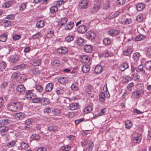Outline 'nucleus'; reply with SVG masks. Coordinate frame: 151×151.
I'll use <instances>...</instances> for the list:
<instances>
[{"label": "nucleus", "instance_id": "obj_57", "mask_svg": "<svg viewBox=\"0 0 151 151\" xmlns=\"http://www.w3.org/2000/svg\"><path fill=\"white\" fill-rule=\"evenodd\" d=\"M21 147L23 149H27L29 147V145L28 143L22 142L20 145Z\"/></svg>", "mask_w": 151, "mask_h": 151}, {"label": "nucleus", "instance_id": "obj_16", "mask_svg": "<svg viewBox=\"0 0 151 151\" xmlns=\"http://www.w3.org/2000/svg\"><path fill=\"white\" fill-rule=\"evenodd\" d=\"M14 116L16 119L17 120L22 119L24 118V114L23 113L19 112L16 114H15Z\"/></svg>", "mask_w": 151, "mask_h": 151}, {"label": "nucleus", "instance_id": "obj_41", "mask_svg": "<svg viewBox=\"0 0 151 151\" xmlns=\"http://www.w3.org/2000/svg\"><path fill=\"white\" fill-rule=\"evenodd\" d=\"M68 19L66 17H63L60 19V24L61 26H63V25L65 24L67 21Z\"/></svg>", "mask_w": 151, "mask_h": 151}, {"label": "nucleus", "instance_id": "obj_58", "mask_svg": "<svg viewBox=\"0 0 151 151\" xmlns=\"http://www.w3.org/2000/svg\"><path fill=\"white\" fill-rule=\"evenodd\" d=\"M32 73L35 75H37L40 74L38 68H35L32 69Z\"/></svg>", "mask_w": 151, "mask_h": 151}, {"label": "nucleus", "instance_id": "obj_64", "mask_svg": "<svg viewBox=\"0 0 151 151\" xmlns=\"http://www.w3.org/2000/svg\"><path fill=\"white\" fill-rule=\"evenodd\" d=\"M32 139L35 140H38L40 139V136L38 134H34L32 137Z\"/></svg>", "mask_w": 151, "mask_h": 151}, {"label": "nucleus", "instance_id": "obj_40", "mask_svg": "<svg viewBox=\"0 0 151 151\" xmlns=\"http://www.w3.org/2000/svg\"><path fill=\"white\" fill-rule=\"evenodd\" d=\"M51 64L55 66H58L60 64V62L58 59H54L51 61Z\"/></svg>", "mask_w": 151, "mask_h": 151}, {"label": "nucleus", "instance_id": "obj_52", "mask_svg": "<svg viewBox=\"0 0 151 151\" xmlns=\"http://www.w3.org/2000/svg\"><path fill=\"white\" fill-rule=\"evenodd\" d=\"M50 12L52 14L55 13L58 10V8L55 6H52L50 8Z\"/></svg>", "mask_w": 151, "mask_h": 151}, {"label": "nucleus", "instance_id": "obj_47", "mask_svg": "<svg viewBox=\"0 0 151 151\" xmlns=\"http://www.w3.org/2000/svg\"><path fill=\"white\" fill-rule=\"evenodd\" d=\"M25 65L24 64H22L20 65H19L17 66H16L14 68V70H21L24 68V67Z\"/></svg>", "mask_w": 151, "mask_h": 151}, {"label": "nucleus", "instance_id": "obj_24", "mask_svg": "<svg viewBox=\"0 0 151 151\" xmlns=\"http://www.w3.org/2000/svg\"><path fill=\"white\" fill-rule=\"evenodd\" d=\"M13 2L12 1H9L3 4V7L4 8H8L12 5Z\"/></svg>", "mask_w": 151, "mask_h": 151}, {"label": "nucleus", "instance_id": "obj_34", "mask_svg": "<svg viewBox=\"0 0 151 151\" xmlns=\"http://www.w3.org/2000/svg\"><path fill=\"white\" fill-rule=\"evenodd\" d=\"M123 53L125 56H129L132 53V49L129 48H128L126 50L123 51Z\"/></svg>", "mask_w": 151, "mask_h": 151}, {"label": "nucleus", "instance_id": "obj_33", "mask_svg": "<svg viewBox=\"0 0 151 151\" xmlns=\"http://www.w3.org/2000/svg\"><path fill=\"white\" fill-rule=\"evenodd\" d=\"M145 7V4L142 3L138 4L136 6L137 10L139 11H142Z\"/></svg>", "mask_w": 151, "mask_h": 151}, {"label": "nucleus", "instance_id": "obj_46", "mask_svg": "<svg viewBox=\"0 0 151 151\" xmlns=\"http://www.w3.org/2000/svg\"><path fill=\"white\" fill-rule=\"evenodd\" d=\"M105 99V96L104 92H101L100 93L99 99L101 101H103Z\"/></svg>", "mask_w": 151, "mask_h": 151}, {"label": "nucleus", "instance_id": "obj_27", "mask_svg": "<svg viewBox=\"0 0 151 151\" xmlns=\"http://www.w3.org/2000/svg\"><path fill=\"white\" fill-rule=\"evenodd\" d=\"M74 24L73 22H71L68 23L65 27V28L66 29L70 30L74 27Z\"/></svg>", "mask_w": 151, "mask_h": 151}, {"label": "nucleus", "instance_id": "obj_4", "mask_svg": "<svg viewBox=\"0 0 151 151\" xmlns=\"http://www.w3.org/2000/svg\"><path fill=\"white\" fill-rule=\"evenodd\" d=\"M8 109L12 111H17L20 109V107L17 106V104H9Z\"/></svg>", "mask_w": 151, "mask_h": 151}, {"label": "nucleus", "instance_id": "obj_14", "mask_svg": "<svg viewBox=\"0 0 151 151\" xmlns=\"http://www.w3.org/2000/svg\"><path fill=\"white\" fill-rule=\"evenodd\" d=\"M54 32L52 29L51 28H49L47 30L46 35L47 37L50 38L54 35Z\"/></svg>", "mask_w": 151, "mask_h": 151}, {"label": "nucleus", "instance_id": "obj_12", "mask_svg": "<svg viewBox=\"0 0 151 151\" xmlns=\"http://www.w3.org/2000/svg\"><path fill=\"white\" fill-rule=\"evenodd\" d=\"M80 60L83 63H88L90 59L88 56L87 55H83L80 58Z\"/></svg>", "mask_w": 151, "mask_h": 151}, {"label": "nucleus", "instance_id": "obj_48", "mask_svg": "<svg viewBox=\"0 0 151 151\" xmlns=\"http://www.w3.org/2000/svg\"><path fill=\"white\" fill-rule=\"evenodd\" d=\"M136 71L138 72L140 71L142 72L143 73H145V71L143 69V66L142 65H140L138 66V68L137 69Z\"/></svg>", "mask_w": 151, "mask_h": 151}, {"label": "nucleus", "instance_id": "obj_19", "mask_svg": "<svg viewBox=\"0 0 151 151\" xmlns=\"http://www.w3.org/2000/svg\"><path fill=\"white\" fill-rule=\"evenodd\" d=\"M102 69V67L101 65H97L95 67V72L97 74H100L102 72L103 70Z\"/></svg>", "mask_w": 151, "mask_h": 151}, {"label": "nucleus", "instance_id": "obj_42", "mask_svg": "<svg viewBox=\"0 0 151 151\" xmlns=\"http://www.w3.org/2000/svg\"><path fill=\"white\" fill-rule=\"evenodd\" d=\"M130 77L129 76H126L123 81V83L124 84H127L129 81H131Z\"/></svg>", "mask_w": 151, "mask_h": 151}, {"label": "nucleus", "instance_id": "obj_7", "mask_svg": "<svg viewBox=\"0 0 151 151\" xmlns=\"http://www.w3.org/2000/svg\"><path fill=\"white\" fill-rule=\"evenodd\" d=\"M86 36L87 38L90 40H92L94 39L96 35L94 32L92 31H89L86 33Z\"/></svg>", "mask_w": 151, "mask_h": 151}, {"label": "nucleus", "instance_id": "obj_8", "mask_svg": "<svg viewBox=\"0 0 151 151\" xmlns=\"http://www.w3.org/2000/svg\"><path fill=\"white\" fill-rule=\"evenodd\" d=\"M142 138L141 134L139 133H137L136 134L135 137L132 138V140L134 143H138L141 141Z\"/></svg>", "mask_w": 151, "mask_h": 151}, {"label": "nucleus", "instance_id": "obj_18", "mask_svg": "<svg viewBox=\"0 0 151 151\" xmlns=\"http://www.w3.org/2000/svg\"><path fill=\"white\" fill-rule=\"evenodd\" d=\"M41 99L39 97L37 96H34L31 100L33 103H41Z\"/></svg>", "mask_w": 151, "mask_h": 151}, {"label": "nucleus", "instance_id": "obj_20", "mask_svg": "<svg viewBox=\"0 0 151 151\" xmlns=\"http://www.w3.org/2000/svg\"><path fill=\"white\" fill-rule=\"evenodd\" d=\"M145 68L147 70L151 71V61H148L145 63Z\"/></svg>", "mask_w": 151, "mask_h": 151}, {"label": "nucleus", "instance_id": "obj_1", "mask_svg": "<svg viewBox=\"0 0 151 151\" xmlns=\"http://www.w3.org/2000/svg\"><path fill=\"white\" fill-rule=\"evenodd\" d=\"M137 87L140 86L141 88L139 90L135 91L132 93V97L135 99L139 98L142 95H143L144 94V91L143 90L144 88L143 84L142 83L139 84H137Z\"/></svg>", "mask_w": 151, "mask_h": 151}, {"label": "nucleus", "instance_id": "obj_6", "mask_svg": "<svg viewBox=\"0 0 151 151\" xmlns=\"http://www.w3.org/2000/svg\"><path fill=\"white\" fill-rule=\"evenodd\" d=\"M26 79V76L23 74L18 73L17 80L20 83H23Z\"/></svg>", "mask_w": 151, "mask_h": 151}, {"label": "nucleus", "instance_id": "obj_25", "mask_svg": "<svg viewBox=\"0 0 151 151\" xmlns=\"http://www.w3.org/2000/svg\"><path fill=\"white\" fill-rule=\"evenodd\" d=\"M6 63L4 61L0 62V71H4L6 68Z\"/></svg>", "mask_w": 151, "mask_h": 151}, {"label": "nucleus", "instance_id": "obj_11", "mask_svg": "<svg viewBox=\"0 0 151 151\" xmlns=\"http://www.w3.org/2000/svg\"><path fill=\"white\" fill-rule=\"evenodd\" d=\"M101 6L99 4H95L94 6L91 9L90 11L92 13H95L100 8Z\"/></svg>", "mask_w": 151, "mask_h": 151}, {"label": "nucleus", "instance_id": "obj_45", "mask_svg": "<svg viewBox=\"0 0 151 151\" xmlns=\"http://www.w3.org/2000/svg\"><path fill=\"white\" fill-rule=\"evenodd\" d=\"M74 39V37L73 35H68L65 38V41L69 42L73 41Z\"/></svg>", "mask_w": 151, "mask_h": 151}, {"label": "nucleus", "instance_id": "obj_54", "mask_svg": "<svg viewBox=\"0 0 151 151\" xmlns=\"http://www.w3.org/2000/svg\"><path fill=\"white\" fill-rule=\"evenodd\" d=\"M86 91L88 93L92 91L93 90V87L92 85H89L87 86L85 88Z\"/></svg>", "mask_w": 151, "mask_h": 151}, {"label": "nucleus", "instance_id": "obj_10", "mask_svg": "<svg viewBox=\"0 0 151 151\" xmlns=\"http://www.w3.org/2000/svg\"><path fill=\"white\" fill-rule=\"evenodd\" d=\"M88 2L87 0H82L80 3L79 6L82 9H85L87 7Z\"/></svg>", "mask_w": 151, "mask_h": 151}, {"label": "nucleus", "instance_id": "obj_38", "mask_svg": "<svg viewBox=\"0 0 151 151\" xmlns=\"http://www.w3.org/2000/svg\"><path fill=\"white\" fill-rule=\"evenodd\" d=\"M77 43L80 46L83 45L84 43V39L81 37L78 38L77 40Z\"/></svg>", "mask_w": 151, "mask_h": 151}, {"label": "nucleus", "instance_id": "obj_36", "mask_svg": "<svg viewBox=\"0 0 151 151\" xmlns=\"http://www.w3.org/2000/svg\"><path fill=\"white\" fill-rule=\"evenodd\" d=\"M18 56L17 55H15L11 57L10 58V60L11 62L12 63H16L18 61Z\"/></svg>", "mask_w": 151, "mask_h": 151}, {"label": "nucleus", "instance_id": "obj_29", "mask_svg": "<svg viewBox=\"0 0 151 151\" xmlns=\"http://www.w3.org/2000/svg\"><path fill=\"white\" fill-rule=\"evenodd\" d=\"M53 85L51 83H49L47 84L45 87V90L47 92L50 91L53 88Z\"/></svg>", "mask_w": 151, "mask_h": 151}, {"label": "nucleus", "instance_id": "obj_61", "mask_svg": "<svg viewBox=\"0 0 151 151\" xmlns=\"http://www.w3.org/2000/svg\"><path fill=\"white\" fill-rule=\"evenodd\" d=\"M103 42L106 45H109L111 42V40L108 38H105L103 40Z\"/></svg>", "mask_w": 151, "mask_h": 151}, {"label": "nucleus", "instance_id": "obj_59", "mask_svg": "<svg viewBox=\"0 0 151 151\" xmlns=\"http://www.w3.org/2000/svg\"><path fill=\"white\" fill-rule=\"evenodd\" d=\"M26 4L24 3H22L20 6L19 11L21 12L24 10L26 8Z\"/></svg>", "mask_w": 151, "mask_h": 151}, {"label": "nucleus", "instance_id": "obj_9", "mask_svg": "<svg viewBox=\"0 0 151 151\" xmlns=\"http://www.w3.org/2000/svg\"><path fill=\"white\" fill-rule=\"evenodd\" d=\"M119 30L117 29H111L108 32V35L114 37L118 35L120 33Z\"/></svg>", "mask_w": 151, "mask_h": 151}, {"label": "nucleus", "instance_id": "obj_15", "mask_svg": "<svg viewBox=\"0 0 151 151\" xmlns=\"http://www.w3.org/2000/svg\"><path fill=\"white\" fill-rule=\"evenodd\" d=\"M92 47L90 45H86L84 47V50L87 53H91L92 51Z\"/></svg>", "mask_w": 151, "mask_h": 151}, {"label": "nucleus", "instance_id": "obj_2", "mask_svg": "<svg viewBox=\"0 0 151 151\" xmlns=\"http://www.w3.org/2000/svg\"><path fill=\"white\" fill-rule=\"evenodd\" d=\"M56 92L58 95H69L70 94L69 89L66 88L58 87L56 88Z\"/></svg>", "mask_w": 151, "mask_h": 151}, {"label": "nucleus", "instance_id": "obj_13", "mask_svg": "<svg viewBox=\"0 0 151 151\" xmlns=\"http://www.w3.org/2000/svg\"><path fill=\"white\" fill-rule=\"evenodd\" d=\"M34 95L32 92V90H28L25 93V97L29 100H31Z\"/></svg>", "mask_w": 151, "mask_h": 151}, {"label": "nucleus", "instance_id": "obj_55", "mask_svg": "<svg viewBox=\"0 0 151 151\" xmlns=\"http://www.w3.org/2000/svg\"><path fill=\"white\" fill-rule=\"evenodd\" d=\"M41 103L44 104H49L50 103L49 99L47 98H44L41 99Z\"/></svg>", "mask_w": 151, "mask_h": 151}, {"label": "nucleus", "instance_id": "obj_17", "mask_svg": "<svg viewBox=\"0 0 151 151\" xmlns=\"http://www.w3.org/2000/svg\"><path fill=\"white\" fill-rule=\"evenodd\" d=\"M68 51V49L65 47H61L58 49V52L59 54H64Z\"/></svg>", "mask_w": 151, "mask_h": 151}, {"label": "nucleus", "instance_id": "obj_49", "mask_svg": "<svg viewBox=\"0 0 151 151\" xmlns=\"http://www.w3.org/2000/svg\"><path fill=\"white\" fill-rule=\"evenodd\" d=\"M41 63V60L40 59H38L33 61L32 63V65L34 66H36L40 65Z\"/></svg>", "mask_w": 151, "mask_h": 151}, {"label": "nucleus", "instance_id": "obj_60", "mask_svg": "<svg viewBox=\"0 0 151 151\" xmlns=\"http://www.w3.org/2000/svg\"><path fill=\"white\" fill-rule=\"evenodd\" d=\"M78 105L79 104H69V106L71 110H74L76 109Z\"/></svg>", "mask_w": 151, "mask_h": 151}, {"label": "nucleus", "instance_id": "obj_31", "mask_svg": "<svg viewBox=\"0 0 151 151\" xmlns=\"http://www.w3.org/2000/svg\"><path fill=\"white\" fill-rule=\"evenodd\" d=\"M45 24V22L43 21L40 20L37 23L36 26L38 28H41L44 26Z\"/></svg>", "mask_w": 151, "mask_h": 151}, {"label": "nucleus", "instance_id": "obj_35", "mask_svg": "<svg viewBox=\"0 0 151 151\" xmlns=\"http://www.w3.org/2000/svg\"><path fill=\"white\" fill-rule=\"evenodd\" d=\"M35 88L36 91L40 93L43 91V88L42 86L40 85H36L35 86Z\"/></svg>", "mask_w": 151, "mask_h": 151}, {"label": "nucleus", "instance_id": "obj_63", "mask_svg": "<svg viewBox=\"0 0 151 151\" xmlns=\"http://www.w3.org/2000/svg\"><path fill=\"white\" fill-rule=\"evenodd\" d=\"M131 22V19H126L125 20L122 21V24L125 25L129 24Z\"/></svg>", "mask_w": 151, "mask_h": 151}, {"label": "nucleus", "instance_id": "obj_22", "mask_svg": "<svg viewBox=\"0 0 151 151\" xmlns=\"http://www.w3.org/2000/svg\"><path fill=\"white\" fill-rule=\"evenodd\" d=\"M59 82L63 84H66L68 82V80L66 78L64 77H61L58 79Z\"/></svg>", "mask_w": 151, "mask_h": 151}, {"label": "nucleus", "instance_id": "obj_37", "mask_svg": "<svg viewBox=\"0 0 151 151\" xmlns=\"http://www.w3.org/2000/svg\"><path fill=\"white\" fill-rule=\"evenodd\" d=\"M78 83L74 82L73 83L71 86V88L73 90L76 91L78 90Z\"/></svg>", "mask_w": 151, "mask_h": 151}, {"label": "nucleus", "instance_id": "obj_39", "mask_svg": "<svg viewBox=\"0 0 151 151\" xmlns=\"http://www.w3.org/2000/svg\"><path fill=\"white\" fill-rule=\"evenodd\" d=\"M7 39V36L6 34L4 33L0 35V41L5 42Z\"/></svg>", "mask_w": 151, "mask_h": 151}, {"label": "nucleus", "instance_id": "obj_30", "mask_svg": "<svg viewBox=\"0 0 151 151\" xmlns=\"http://www.w3.org/2000/svg\"><path fill=\"white\" fill-rule=\"evenodd\" d=\"M8 130V127L3 125V124H0V132H5L7 131Z\"/></svg>", "mask_w": 151, "mask_h": 151}, {"label": "nucleus", "instance_id": "obj_43", "mask_svg": "<svg viewBox=\"0 0 151 151\" xmlns=\"http://www.w3.org/2000/svg\"><path fill=\"white\" fill-rule=\"evenodd\" d=\"M71 148L70 146L67 145L62 146L61 149L62 150L65 151H69L70 150Z\"/></svg>", "mask_w": 151, "mask_h": 151}, {"label": "nucleus", "instance_id": "obj_28", "mask_svg": "<svg viewBox=\"0 0 151 151\" xmlns=\"http://www.w3.org/2000/svg\"><path fill=\"white\" fill-rule=\"evenodd\" d=\"M140 54L137 52L134 53L133 55V58L135 61H137L139 60V57L140 56Z\"/></svg>", "mask_w": 151, "mask_h": 151}, {"label": "nucleus", "instance_id": "obj_44", "mask_svg": "<svg viewBox=\"0 0 151 151\" xmlns=\"http://www.w3.org/2000/svg\"><path fill=\"white\" fill-rule=\"evenodd\" d=\"M9 122V121L7 119L1 120H0V124H3V125H4V126L8 124Z\"/></svg>", "mask_w": 151, "mask_h": 151}, {"label": "nucleus", "instance_id": "obj_53", "mask_svg": "<svg viewBox=\"0 0 151 151\" xmlns=\"http://www.w3.org/2000/svg\"><path fill=\"white\" fill-rule=\"evenodd\" d=\"M125 125L126 128L129 129L132 127V124L131 122L128 121L125 123Z\"/></svg>", "mask_w": 151, "mask_h": 151}, {"label": "nucleus", "instance_id": "obj_3", "mask_svg": "<svg viewBox=\"0 0 151 151\" xmlns=\"http://www.w3.org/2000/svg\"><path fill=\"white\" fill-rule=\"evenodd\" d=\"M88 145V147L86 149H84L83 151H91L93 149V148L94 146L93 142L91 140H90L89 141L87 142V141L85 140L84 142L82 143L83 145Z\"/></svg>", "mask_w": 151, "mask_h": 151}, {"label": "nucleus", "instance_id": "obj_51", "mask_svg": "<svg viewBox=\"0 0 151 151\" xmlns=\"http://www.w3.org/2000/svg\"><path fill=\"white\" fill-rule=\"evenodd\" d=\"M146 37L142 35H140L137 36L135 38V40L137 41H139L141 40H142L145 39Z\"/></svg>", "mask_w": 151, "mask_h": 151}, {"label": "nucleus", "instance_id": "obj_21", "mask_svg": "<svg viewBox=\"0 0 151 151\" xmlns=\"http://www.w3.org/2000/svg\"><path fill=\"white\" fill-rule=\"evenodd\" d=\"M17 91L21 93H24V92L25 88L22 85H19L17 88Z\"/></svg>", "mask_w": 151, "mask_h": 151}, {"label": "nucleus", "instance_id": "obj_50", "mask_svg": "<svg viewBox=\"0 0 151 151\" xmlns=\"http://www.w3.org/2000/svg\"><path fill=\"white\" fill-rule=\"evenodd\" d=\"M3 22L5 27L11 26L12 24L11 22L9 20H3Z\"/></svg>", "mask_w": 151, "mask_h": 151}, {"label": "nucleus", "instance_id": "obj_26", "mask_svg": "<svg viewBox=\"0 0 151 151\" xmlns=\"http://www.w3.org/2000/svg\"><path fill=\"white\" fill-rule=\"evenodd\" d=\"M82 69L84 73H87L90 70L89 66L87 64L83 65L82 66Z\"/></svg>", "mask_w": 151, "mask_h": 151}, {"label": "nucleus", "instance_id": "obj_56", "mask_svg": "<svg viewBox=\"0 0 151 151\" xmlns=\"http://www.w3.org/2000/svg\"><path fill=\"white\" fill-rule=\"evenodd\" d=\"M92 110L91 107L90 106H86L84 109V112L86 114L90 112Z\"/></svg>", "mask_w": 151, "mask_h": 151}, {"label": "nucleus", "instance_id": "obj_62", "mask_svg": "<svg viewBox=\"0 0 151 151\" xmlns=\"http://www.w3.org/2000/svg\"><path fill=\"white\" fill-rule=\"evenodd\" d=\"M134 86V84L133 82H131L127 86V89L129 91L132 90V88Z\"/></svg>", "mask_w": 151, "mask_h": 151}, {"label": "nucleus", "instance_id": "obj_32", "mask_svg": "<svg viewBox=\"0 0 151 151\" xmlns=\"http://www.w3.org/2000/svg\"><path fill=\"white\" fill-rule=\"evenodd\" d=\"M42 36V34L39 32L36 34L33 35L32 36V38L34 40H36L41 37Z\"/></svg>", "mask_w": 151, "mask_h": 151}, {"label": "nucleus", "instance_id": "obj_5", "mask_svg": "<svg viewBox=\"0 0 151 151\" xmlns=\"http://www.w3.org/2000/svg\"><path fill=\"white\" fill-rule=\"evenodd\" d=\"M78 32L81 34H84L87 30V27L84 25H80L77 28Z\"/></svg>", "mask_w": 151, "mask_h": 151}, {"label": "nucleus", "instance_id": "obj_23", "mask_svg": "<svg viewBox=\"0 0 151 151\" xmlns=\"http://www.w3.org/2000/svg\"><path fill=\"white\" fill-rule=\"evenodd\" d=\"M129 68L128 64L127 63H122L120 66V70L122 71H124L126 69Z\"/></svg>", "mask_w": 151, "mask_h": 151}]
</instances>
